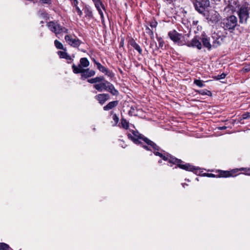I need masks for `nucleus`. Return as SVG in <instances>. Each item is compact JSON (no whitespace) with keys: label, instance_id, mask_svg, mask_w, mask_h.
Returning <instances> with one entry per match:
<instances>
[{"label":"nucleus","instance_id":"nucleus-1","mask_svg":"<svg viewBox=\"0 0 250 250\" xmlns=\"http://www.w3.org/2000/svg\"><path fill=\"white\" fill-rule=\"evenodd\" d=\"M193 3L195 10L200 14L205 15V12L208 11L211 17L210 20L213 21H218V16L219 14L216 11H215V13L214 14V11L208 10V8L210 5L209 0H193Z\"/></svg>","mask_w":250,"mask_h":250},{"label":"nucleus","instance_id":"nucleus-2","mask_svg":"<svg viewBox=\"0 0 250 250\" xmlns=\"http://www.w3.org/2000/svg\"><path fill=\"white\" fill-rule=\"evenodd\" d=\"M131 133L127 134L128 138L131 140L134 143L139 144L141 143L139 140H143L148 146L152 147L155 150H159V146H157L154 142L145 137L142 134H140L137 130H130Z\"/></svg>","mask_w":250,"mask_h":250},{"label":"nucleus","instance_id":"nucleus-3","mask_svg":"<svg viewBox=\"0 0 250 250\" xmlns=\"http://www.w3.org/2000/svg\"><path fill=\"white\" fill-rule=\"evenodd\" d=\"M162 159L164 160H168L170 163L176 164H177L178 167L183 169H185L186 170H189L191 171H194L196 168L190 165L189 164H182V161L175 158H173L170 156H164L163 155V156L161 157Z\"/></svg>","mask_w":250,"mask_h":250},{"label":"nucleus","instance_id":"nucleus-4","mask_svg":"<svg viewBox=\"0 0 250 250\" xmlns=\"http://www.w3.org/2000/svg\"><path fill=\"white\" fill-rule=\"evenodd\" d=\"M72 67L74 73H81L82 79L83 80L93 76L95 74V71L89 69H83L80 65L76 66L73 64Z\"/></svg>","mask_w":250,"mask_h":250},{"label":"nucleus","instance_id":"nucleus-5","mask_svg":"<svg viewBox=\"0 0 250 250\" xmlns=\"http://www.w3.org/2000/svg\"><path fill=\"white\" fill-rule=\"evenodd\" d=\"M237 24V19L234 16H230L224 19L221 22V26L225 29H233Z\"/></svg>","mask_w":250,"mask_h":250},{"label":"nucleus","instance_id":"nucleus-6","mask_svg":"<svg viewBox=\"0 0 250 250\" xmlns=\"http://www.w3.org/2000/svg\"><path fill=\"white\" fill-rule=\"evenodd\" d=\"M47 26L52 32L55 33L57 37L59 34L62 33H67L68 31L67 29L62 27L58 23L53 21H50L48 22L47 24Z\"/></svg>","mask_w":250,"mask_h":250},{"label":"nucleus","instance_id":"nucleus-7","mask_svg":"<svg viewBox=\"0 0 250 250\" xmlns=\"http://www.w3.org/2000/svg\"><path fill=\"white\" fill-rule=\"evenodd\" d=\"M250 8L246 6H242L239 11L238 15L239 21L241 23H246L249 17V11Z\"/></svg>","mask_w":250,"mask_h":250},{"label":"nucleus","instance_id":"nucleus-8","mask_svg":"<svg viewBox=\"0 0 250 250\" xmlns=\"http://www.w3.org/2000/svg\"><path fill=\"white\" fill-rule=\"evenodd\" d=\"M64 39L69 45L74 47H78L82 43V42L75 36L66 35Z\"/></svg>","mask_w":250,"mask_h":250},{"label":"nucleus","instance_id":"nucleus-9","mask_svg":"<svg viewBox=\"0 0 250 250\" xmlns=\"http://www.w3.org/2000/svg\"><path fill=\"white\" fill-rule=\"evenodd\" d=\"M168 36L174 42L178 43L182 37V35L178 33L175 30L169 31L168 33Z\"/></svg>","mask_w":250,"mask_h":250},{"label":"nucleus","instance_id":"nucleus-10","mask_svg":"<svg viewBox=\"0 0 250 250\" xmlns=\"http://www.w3.org/2000/svg\"><path fill=\"white\" fill-rule=\"evenodd\" d=\"M95 99L97 100L99 104L103 105L109 99V95L108 94H99L95 96Z\"/></svg>","mask_w":250,"mask_h":250},{"label":"nucleus","instance_id":"nucleus-11","mask_svg":"<svg viewBox=\"0 0 250 250\" xmlns=\"http://www.w3.org/2000/svg\"><path fill=\"white\" fill-rule=\"evenodd\" d=\"M187 46L188 47H196L198 49L202 48L201 43L199 40V38L197 36L195 37L190 42L187 43Z\"/></svg>","mask_w":250,"mask_h":250},{"label":"nucleus","instance_id":"nucleus-12","mask_svg":"<svg viewBox=\"0 0 250 250\" xmlns=\"http://www.w3.org/2000/svg\"><path fill=\"white\" fill-rule=\"evenodd\" d=\"M109 82L105 81L104 82L95 84L94 85V87L99 92L103 91V89L106 90Z\"/></svg>","mask_w":250,"mask_h":250},{"label":"nucleus","instance_id":"nucleus-13","mask_svg":"<svg viewBox=\"0 0 250 250\" xmlns=\"http://www.w3.org/2000/svg\"><path fill=\"white\" fill-rule=\"evenodd\" d=\"M94 62L95 64L97 65L98 69L103 73L105 74V75L110 76L111 75V72L109 71L106 68L102 65L100 63L96 62L95 60H94Z\"/></svg>","mask_w":250,"mask_h":250},{"label":"nucleus","instance_id":"nucleus-14","mask_svg":"<svg viewBox=\"0 0 250 250\" xmlns=\"http://www.w3.org/2000/svg\"><path fill=\"white\" fill-rule=\"evenodd\" d=\"M236 170H232L231 171H224L220 170V177H228L230 176H234Z\"/></svg>","mask_w":250,"mask_h":250},{"label":"nucleus","instance_id":"nucleus-15","mask_svg":"<svg viewBox=\"0 0 250 250\" xmlns=\"http://www.w3.org/2000/svg\"><path fill=\"white\" fill-rule=\"evenodd\" d=\"M129 43L131 46H132L135 49H136L138 52L139 54L141 55L142 54V49L134 39H130L129 41Z\"/></svg>","mask_w":250,"mask_h":250},{"label":"nucleus","instance_id":"nucleus-16","mask_svg":"<svg viewBox=\"0 0 250 250\" xmlns=\"http://www.w3.org/2000/svg\"><path fill=\"white\" fill-rule=\"evenodd\" d=\"M118 101H114L109 102L107 105L104 106L103 109L104 110H109L118 105Z\"/></svg>","mask_w":250,"mask_h":250},{"label":"nucleus","instance_id":"nucleus-17","mask_svg":"<svg viewBox=\"0 0 250 250\" xmlns=\"http://www.w3.org/2000/svg\"><path fill=\"white\" fill-rule=\"evenodd\" d=\"M106 91L109 92L113 95H118L119 94L118 91L116 89L114 86V85L109 83V84L108 85V87Z\"/></svg>","mask_w":250,"mask_h":250},{"label":"nucleus","instance_id":"nucleus-18","mask_svg":"<svg viewBox=\"0 0 250 250\" xmlns=\"http://www.w3.org/2000/svg\"><path fill=\"white\" fill-rule=\"evenodd\" d=\"M80 64L79 65H80L81 67L82 66L86 67H87L89 65V62L87 60L86 58H82L80 59Z\"/></svg>","mask_w":250,"mask_h":250},{"label":"nucleus","instance_id":"nucleus-19","mask_svg":"<svg viewBox=\"0 0 250 250\" xmlns=\"http://www.w3.org/2000/svg\"><path fill=\"white\" fill-rule=\"evenodd\" d=\"M202 41L205 47L208 48V49H209L211 47V45L208 38L205 37L203 38L202 39Z\"/></svg>","mask_w":250,"mask_h":250},{"label":"nucleus","instance_id":"nucleus-20","mask_svg":"<svg viewBox=\"0 0 250 250\" xmlns=\"http://www.w3.org/2000/svg\"><path fill=\"white\" fill-rule=\"evenodd\" d=\"M194 83L199 87H203L205 86L204 82L200 80L195 79Z\"/></svg>","mask_w":250,"mask_h":250},{"label":"nucleus","instance_id":"nucleus-21","mask_svg":"<svg viewBox=\"0 0 250 250\" xmlns=\"http://www.w3.org/2000/svg\"><path fill=\"white\" fill-rule=\"evenodd\" d=\"M121 126L125 129H127L129 127V123L125 119H121Z\"/></svg>","mask_w":250,"mask_h":250},{"label":"nucleus","instance_id":"nucleus-22","mask_svg":"<svg viewBox=\"0 0 250 250\" xmlns=\"http://www.w3.org/2000/svg\"><path fill=\"white\" fill-rule=\"evenodd\" d=\"M54 44L56 47L59 49H64L62 44L58 40H55Z\"/></svg>","mask_w":250,"mask_h":250},{"label":"nucleus","instance_id":"nucleus-23","mask_svg":"<svg viewBox=\"0 0 250 250\" xmlns=\"http://www.w3.org/2000/svg\"><path fill=\"white\" fill-rule=\"evenodd\" d=\"M9 249L8 245L4 243H0V250H9Z\"/></svg>","mask_w":250,"mask_h":250},{"label":"nucleus","instance_id":"nucleus-24","mask_svg":"<svg viewBox=\"0 0 250 250\" xmlns=\"http://www.w3.org/2000/svg\"><path fill=\"white\" fill-rule=\"evenodd\" d=\"M95 4V5L96 6V7L97 8V10H100V9H101V7H102L103 8H104L103 4H102L101 0H98V1H96V2L94 3Z\"/></svg>","mask_w":250,"mask_h":250},{"label":"nucleus","instance_id":"nucleus-25","mask_svg":"<svg viewBox=\"0 0 250 250\" xmlns=\"http://www.w3.org/2000/svg\"><path fill=\"white\" fill-rule=\"evenodd\" d=\"M250 71V64L245 65L242 68L241 71L244 73L248 72Z\"/></svg>","mask_w":250,"mask_h":250},{"label":"nucleus","instance_id":"nucleus-26","mask_svg":"<svg viewBox=\"0 0 250 250\" xmlns=\"http://www.w3.org/2000/svg\"><path fill=\"white\" fill-rule=\"evenodd\" d=\"M84 13L85 14V16L86 17H88L90 18L92 17V11L89 10V9H85L84 10Z\"/></svg>","mask_w":250,"mask_h":250},{"label":"nucleus","instance_id":"nucleus-27","mask_svg":"<svg viewBox=\"0 0 250 250\" xmlns=\"http://www.w3.org/2000/svg\"><path fill=\"white\" fill-rule=\"evenodd\" d=\"M58 54L59 55L60 58L64 59L66 56H67V53L65 52L60 51L58 52Z\"/></svg>","mask_w":250,"mask_h":250},{"label":"nucleus","instance_id":"nucleus-28","mask_svg":"<svg viewBox=\"0 0 250 250\" xmlns=\"http://www.w3.org/2000/svg\"><path fill=\"white\" fill-rule=\"evenodd\" d=\"M146 33L152 37L153 36V32L148 27H146Z\"/></svg>","mask_w":250,"mask_h":250},{"label":"nucleus","instance_id":"nucleus-29","mask_svg":"<svg viewBox=\"0 0 250 250\" xmlns=\"http://www.w3.org/2000/svg\"><path fill=\"white\" fill-rule=\"evenodd\" d=\"M113 120H114L115 122V124L113 125H116L119 122V118L117 116L116 114H114L113 115Z\"/></svg>","mask_w":250,"mask_h":250},{"label":"nucleus","instance_id":"nucleus-30","mask_svg":"<svg viewBox=\"0 0 250 250\" xmlns=\"http://www.w3.org/2000/svg\"><path fill=\"white\" fill-rule=\"evenodd\" d=\"M204 175L208 177H219V174L215 175L212 173H206L204 174Z\"/></svg>","mask_w":250,"mask_h":250},{"label":"nucleus","instance_id":"nucleus-31","mask_svg":"<svg viewBox=\"0 0 250 250\" xmlns=\"http://www.w3.org/2000/svg\"><path fill=\"white\" fill-rule=\"evenodd\" d=\"M228 73L227 72H223L220 74V80H224L226 76L228 75Z\"/></svg>","mask_w":250,"mask_h":250},{"label":"nucleus","instance_id":"nucleus-32","mask_svg":"<svg viewBox=\"0 0 250 250\" xmlns=\"http://www.w3.org/2000/svg\"><path fill=\"white\" fill-rule=\"evenodd\" d=\"M95 78L96 83L101 82L104 81V77L103 76L96 77Z\"/></svg>","mask_w":250,"mask_h":250},{"label":"nucleus","instance_id":"nucleus-33","mask_svg":"<svg viewBox=\"0 0 250 250\" xmlns=\"http://www.w3.org/2000/svg\"><path fill=\"white\" fill-rule=\"evenodd\" d=\"M198 92L203 95H208L209 93H210V91H205V90H200V91H199Z\"/></svg>","mask_w":250,"mask_h":250},{"label":"nucleus","instance_id":"nucleus-34","mask_svg":"<svg viewBox=\"0 0 250 250\" xmlns=\"http://www.w3.org/2000/svg\"><path fill=\"white\" fill-rule=\"evenodd\" d=\"M212 38L213 39H214V43H216L217 42V43H218V36L217 35V34H215V33L214 32L213 36H212Z\"/></svg>","mask_w":250,"mask_h":250},{"label":"nucleus","instance_id":"nucleus-35","mask_svg":"<svg viewBox=\"0 0 250 250\" xmlns=\"http://www.w3.org/2000/svg\"><path fill=\"white\" fill-rule=\"evenodd\" d=\"M98 12L99 13V14L101 16V19H102V23H103L104 22V14H103V12H102L101 9L98 10Z\"/></svg>","mask_w":250,"mask_h":250},{"label":"nucleus","instance_id":"nucleus-36","mask_svg":"<svg viewBox=\"0 0 250 250\" xmlns=\"http://www.w3.org/2000/svg\"><path fill=\"white\" fill-rule=\"evenodd\" d=\"M250 118V113L247 112L243 115V118L244 119H247Z\"/></svg>","mask_w":250,"mask_h":250},{"label":"nucleus","instance_id":"nucleus-37","mask_svg":"<svg viewBox=\"0 0 250 250\" xmlns=\"http://www.w3.org/2000/svg\"><path fill=\"white\" fill-rule=\"evenodd\" d=\"M157 25V23L156 21H151L150 22V26L152 28H156Z\"/></svg>","mask_w":250,"mask_h":250},{"label":"nucleus","instance_id":"nucleus-38","mask_svg":"<svg viewBox=\"0 0 250 250\" xmlns=\"http://www.w3.org/2000/svg\"><path fill=\"white\" fill-rule=\"evenodd\" d=\"M87 81H88V83H96L95 78H92V79H88Z\"/></svg>","mask_w":250,"mask_h":250},{"label":"nucleus","instance_id":"nucleus-39","mask_svg":"<svg viewBox=\"0 0 250 250\" xmlns=\"http://www.w3.org/2000/svg\"><path fill=\"white\" fill-rule=\"evenodd\" d=\"M42 3L45 4H51V0H40Z\"/></svg>","mask_w":250,"mask_h":250},{"label":"nucleus","instance_id":"nucleus-40","mask_svg":"<svg viewBox=\"0 0 250 250\" xmlns=\"http://www.w3.org/2000/svg\"><path fill=\"white\" fill-rule=\"evenodd\" d=\"M76 9L78 12V14L81 16L82 14V11L80 9V8L78 7H76Z\"/></svg>","mask_w":250,"mask_h":250},{"label":"nucleus","instance_id":"nucleus-41","mask_svg":"<svg viewBox=\"0 0 250 250\" xmlns=\"http://www.w3.org/2000/svg\"><path fill=\"white\" fill-rule=\"evenodd\" d=\"M154 154L157 155V156H160V157H162L163 156V154L162 153H160V152H158V151H156V152H154Z\"/></svg>","mask_w":250,"mask_h":250},{"label":"nucleus","instance_id":"nucleus-42","mask_svg":"<svg viewBox=\"0 0 250 250\" xmlns=\"http://www.w3.org/2000/svg\"><path fill=\"white\" fill-rule=\"evenodd\" d=\"M225 11L231 10V7L229 6V3L228 4V6L225 8Z\"/></svg>","mask_w":250,"mask_h":250},{"label":"nucleus","instance_id":"nucleus-43","mask_svg":"<svg viewBox=\"0 0 250 250\" xmlns=\"http://www.w3.org/2000/svg\"><path fill=\"white\" fill-rule=\"evenodd\" d=\"M64 59L67 60H71L72 59L71 56H69L68 54H67V56H66V57Z\"/></svg>","mask_w":250,"mask_h":250},{"label":"nucleus","instance_id":"nucleus-44","mask_svg":"<svg viewBox=\"0 0 250 250\" xmlns=\"http://www.w3.org/2000/svg\"><path fill=\"white\" fill-rule=\"evenodd\" d=\"M164 42L161 41L159 42V47H162L163 46Z\"/></svg>","mask_w":250,"mask_h":250},{"label":"nucleus","instance_id":"nucleus-45","mask_svg":"<svg viewBox=\"0 0 250 250\" xmlns=\"http://www.w3.org/2000/svg\"><path fill=\"white\" fill-rule=\"evenodd\" d=\"M227 128L226 126H220V130H223V129H225Z\"/></svg>","mask_w":250,"mask_h":250},{"label":"nucleus","instance_id":"nucleus-46","mask_svg":"<svg viewBox=\"0 0 250 250\" xmlns=\"http://www.w3.org/2000/svg\"><path fill=\"white\" fill-rule=\"evenodd\" d=\"M143 147L146 149V150H149V149L148 148V147L147 146H143Z\"/></svg>","mask_w":250,"mask_h":250},{"label":"nucleus","instance_id":"nucleus-47","mask_svg":"<svg viewBox=\"0 0 250 250\" xmlns=\"http://www.w3.org/2000/svg\"><path fill=\"white\" fill-rule=\"evenodd\" d=\"M220 83H227V82H226L224 81V80H220Z\"/></svg>","mask_w":250,"mask_h":250},{"label":"nucleus","instance_id":"nucleus-48","mask_svg":"<svg viewBox=\"0 0 250 250\" xmlns=\"http://www.w3.org/2000/svg\"><path fill=\"white\" fill-rule=\"evenodd\" d=\"M186 185H186V184H183V187L184 188H185V187H186Z\"/></svg>","mask_w":250,"mask_h":250},{"label":"nucleus","instance_id":"nucleus-49","mask_svg":"<svg viewBox=\"0 0 250 250\" xmlns=\"http://www.w3.org/2000/svg\"><path fill=\"white\" fill-rule=\"evenodd\" d=\"M186 185H186V184H183V187L184 188H185V187H186Z\"/></svg>","mask_w":250,"mask_h":250},{"label":"nucleus","instance_id":"nucleus-50","mask_svg":"<svg viewBox=\"0 0 250 250\" xmlns=\"http://www.w3.org/2000/svg\"><path fill=\"white\" fill-rule=\"evenodd\" d=\"M74 0V2H76V3H77L78 2H77V0Z\"/></svg>","mask_w":250,"mask_h":250},{"label":"nucleus","instance_id":"nucleus-51","mask_svg":"<svg viewBox=\"0 0 250 250\" xmlns=\"http://www.w3.org/2000/svg\"><path fill=\"white\" fill-rule=\"evenodd\" d=\"M224 1H225V2L226 4H227V2H227V0H224Z\"/></svg>","mask_w":250,"mask_h":250}]
</instances>
